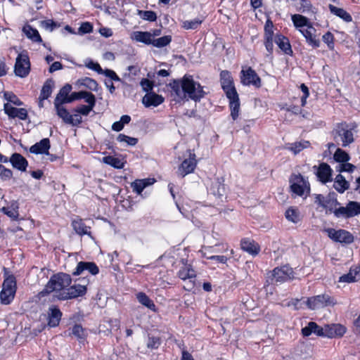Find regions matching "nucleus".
Returning a JSON list of instances; mask_svg holds the SVG:
<instances>
[{"mask_svg":"<svg viewBox=\"0 0 360 360\" xmlns=\"http://www.w3.org/2000/svg\"><path fill=\"white\" fill-rule=\"evenodd\" d=\"M314 202L323 208L326 213L329 214H333L336 207L340 205L335 192H330L326 196L322 194H316Z\"/></svg>","mask_w":360,"mask_h":360,"instance_id":"nucleus-11","label":"nucleus"},{"mask_svg":"<svg viewBox=\"0 0 360 360\" xmlns=\"http://www.w3.org/2000/svg\"><path fill=\"white\" fill-rule=\"evenodd\" d=\"M313 8V6L309 0H300V6L297 7V11L302 13H315Z\"/></svg>","mask_w":360,"mask_h":360,"instance_id":"nucleus-49","label":"nucleus"},{"mask_svg":"<svg viewBox=\"0 0 360 360\" xmlns=\"http://www.w3.org/2000/svg\"><path fill=\"white\" fill-rule=\"evenodd\" d=\"M332 135L335 143L342 147H347L354 141L352 129L345 122L337 124Z\"/></svg>","mask_w":360,"mask_h":360,"instance_id":"nucleus-6","label":"nucleus"},{"mask_svg":"<svg viewBox=\"0 0 360 360\" xmlns=\"http://www.w3.org/2000/svg\"><path fill=\"white\" fill-rule=\"evenodd\" d=\"M300 88L303 93V95L301 97V105L304 107L307 103V98L309 96V90L307 86L304 84H302Z\"/></svg>","mask_w":360,"mask_h":360,"instance_id":"nucleus-63","label":"nucleus"},{"mask_svg":"<svg viewBox=\"0 0 360 360\" xmlns=\"http://www.w3.org/2000/svg\"><path fill=\"white\" fill-rule=\"evenodd\" d=\"M286 219L294 224H297L302 220L300 212L297 207H290L285 212Z\"/></svg>","mask_w":360,"mask_h":360,"instance_id":"nucleus-43","label":"nucleus"},{"mask_svg":"<svg viewBox=\"0 0 360 360\" xmlns=\"http://www.w3.org/2000/svg\"><path fill=\"white\" fill-rule=\"evenodd\" d=\"M275 43L285 54L290 56L293 55V51L290 40L285 35L281 33L276 34Z\"/></svg>","mask_w":360,"mask_h":360,"instance_id":"nucleus-22","label":"nucleus"},{"mask_svg":"<svg viewBox=\"0 0 360 360\" xmlns=\"http://www.w3.org/2000/svg\"><path fill=\"white\" fill-rule=\"evenodd\" d=\"M333 187L338 193H343L349 188V183L342 174H339L335 178Z\"/></svg>","mask_w":360,"mask_h":360,"instance_id":"nucleus-41","label":"nucleus"},{"mask_svg":"<svg viewBox=\"0 0 360 360\" xmlns=\"http://www.w3.org/2000/svg\"><path fill=\"white\" fill-rule=\"evenodd\" d=\"M315 175L323 184L331 182L333 181V169L326 162H321L319 165H314L312 167Z\"/></svg>","mask_w":360,"mask_h":360,"instance_id":"nucleus-14","label":"nucleus"},{"mask_svg":"<svg viewBox=\"0 0 360 360\" xmlns=\"http://www.w3.org/2000/svg\"><path fill=\"white\" fill-rule=\"evenodd\" d=\"M274 25L271 19H267L264 27V39H270L275 40Z\"/></svg>","mask_w":360,"mask_h":360,"instance_id":"nucleus-48","label":"nucleus"},{"mask_svg":"<svg viewBox=\"0 0 360 360\" xmlns=\"http://www.w3.org/2000/svg\"><path fill=\"white\" fill-rule=\"evenodd\" d=\"M140 84L142 86L143 90L148 93L150 91L154 86L153 81L145 78L141 79Z\"/></svg>","mask_w":360,"mask_h":360,"instance_id":"nucleus-64","label":"nucleus"},{"mask_svg":"<svg viewBox=\"0 0 360 360\" xmlns=\"http://www.w3.org/2000/svg\"><path fill=\"white\" fill-rule=\"evenodd\" d=\"M240 83L243 86H253L259 89L262 86V79L256 71L250 66H243L240 72Z\"/></svg>","mask_w":360,"mask_h":360,"instance_id":"nucleus-9","label":"nucleus"},{"mask_svg":"<svg viewBox=\"0 0 360 360\" xmlns=\"http://www.w3.org/2000/svg\"><path fill=\"white\" fill-rule=\"evenodd\" d=\"M167 87L171 100L179 103L184 101L186 96L195 102H199L207 94L204 87L193 79V75L187 74L181 79H173Z\"/></svg>","mask_w":360,"mask_h":360,"instance_id":"nucleus-1","label":"nucleus"},{"mask_svg":"<svg viewBox=\"0 0 360 360\" xmlns=\"http://www.w3.org/2000/svg\"><path fill=\"white\" fill-rule=\"evenodd\" d=\"M360 278V266H352L347 274L342 275L338 281L342 283H354Z\"/></svg>","mask_w":360,"mask_h":360,"instance_id":"nucleus-30","label":"nucleus"},{"mask_svg":"<svg viewBox=\"0 0 360 360\" xmlns=\"http://www.w3.org/2000/svg\"><path fill=\"white\" fill-rule=\"evenodd\" d=\"M72 85L70 84H65L59 91L57 94L54 103H69L66 99L70 98V93L72 90Z\"/></svg>","mask_w":360,"mask_h":360,"instance_id":"nucleus-36","label":"nucleus"},{"mask_svg":"<svg viewBox=\"0 0 360 360\" xmlns=\"http://www.w3.org/2000/svg\"><path fill=\"white\" fill-rule=\"evenodd\" d=\"M13 177V172L6 168L3 165H1L0 169V178L4 181L10 180Z\"/></svg>","mask_w":360,"mask_h":360,"instance_id":"nucleus-60","label":"nucleus"},{"mask_svg":"<svg viewBox=\"0 0 360 360\" xmlns=\"http://www.w3.org/2000/svg\"><path fill=\"white\" fill-rule=\"evenodd\" d=\"M82 85L84 86L85 87L88 88L91 91H97L98 90V84L97 82L90 77H85L82 79L81 82Z\"/></svg>","mask_w":360,"mask_h":360,"instance_id":"nucleus-57","label":"nucleus"},{"mask_svg":"<svg viewBox=\"0 0 360 360\" xmlns=\"http://www.w3.org/2000/svg\"><path fill=\"white\" fill-rule=\"evenodd\" d=\"M22 31L26 37L32 41L38 43L42 42V39L36 28L32 27L30 25H26L23 27Z\"/></svg>","mask_w":360,"mask_h":360,"instance_id":"nucleus-40","label":"nucleus"},{"mask_svg":"<svg viewBox=\"0 0 360 360\" xmlns=\"http://www.w3.org/2000/svg\"><path fill=\"white\" fill-rule=\"evenodd\" d=\"M139 302L148 309L155 311V304L153 301L144 292H139L137 295Z\"/></svg>","mask_w":360,"mask_h":360,"instance_id":"nucleus-46","label":"nucleus"},{"mask_svg":"<svg viewBox=\"0 0 360 360\" xmlns=\"http://www.w3.org/2000/svg\"><path fill=\"white\" fill-rule=\"evenodd\" d=\"M290 189L295 196L307 198L311 192V185L307 178L300 173H292L289 177Z\"/></svg>","mask_w":360,"mask_h":360,"instance_id":"nucleus-5","label":"nucleus"},{"mask_svg":"<svg viewBox=\"0 0 360 360\" xmlns=\"http://www.w3.org/2000/svg\"><path fill=\"white\" fill-rule=\"evenodd\" d=\"M177 276L180 279L185 281L186 279L195 278L196 273L191 264H186L179 270Z\"/></svg>","mask_w":360,"mask_h":360,"instance_id":"nucleus-38","label":"nucleus"},{"mask_svg":"<svg viewBox=\"0 0 360 360\" xmlns=\"http://www.w3.org/2000/svg\"><path fill=\"white\" fill-rule=\"evenodd\" d=\"M188 158H186L178 168V173L181 177L193 173L197 165L195 153H191V150H188Z\"/></svg>","mask_w":360,"mask_h":360,"instance_id":"nucleus-15","label":"nucleus"},{"mask_svg":"<svg viewBox=\"0 0 360 360\" xmlns=\"http://www.w3.org/2000/svg\"><path fill=\"white\" fill-rule=\"evenodd\" d=\"M301 333L303 337H309L312 333L319 337H326V327L323 328L314 321L309 322L305 327L302 328Z\"/></svg>","mask_w":360,"mask_h":360,"instance_id":"nucleus-18","label":"nucleus"},{"mask_svg":"<svg viewBox=\"0 0 360 360\" xmlns=\"http://www.w3.org/2000/svg\"><path fill=\"white\" fill-rule=\"evenodd\" d=\"M310 142L308 141H296L288 143L286 148L292 151L295 155L298 154L304 148L309 147Z\"/></svg>","mask_w":360,"mask_h":360,"instance_id":"nucleus-44","label":"nucleus"},{"mask_svg":"<svg viewBox=\"0 0 360 360\" xmlns=\"http://www.w3.org/2000/svg\"><path fill=\"white\" fill-rule=\"evenodd\" d=\"M63 313L56 305H52L49 307L48 311V326L54 328L59 325Z\"/></svg>","mask_w":360,"mask_h":360,"instance_id":"nucleus-23","label":"nucleus"},{"mask_svg":"<svg viewBox=\"0 0 360 360\" xmlns=\"http://www.w3.org/2000/svg\"><path fill=\"white\" fill-rule=\"evenodd\" d=\"M13 168L20 171L25 172L28 167V161L20 153H14L9 158Z\"/></svg>","mask_w":360,"mask_h":360,"instance_id":"nucleus-25","label":"nucleus"},{"mask_svg":"<svg viewBox=\"0 0 360 360\" xmlns=\"http://www.w3.org/2000/svg\"><path fill=\"white\" fill-rule=\"evenodd\" d=\"M103 162L115 169H122L125 165V162L121 159L113 155H107L103 157Z\"/></svg>","mask_w":360,"mask_h":360,"instance_id":"nucleus-45","label":"nucleus"},{"mask_svg":"<svg viewBox=\"0 0 360 360\" xmlns=\"http://www.w3.org/2000/svg\"><path fill=\"white\" fill-rule=\"evenodd\" d=\"M326 231L328 236L336 243L351 244L354 240L353 234L345 229L335 230V229L329 228Z\"/></svg>","mask_w":360,"mask_h":360,"instance_id":"nucleus-13","label":"nucleus"},{"mask_svg":"<svg viewBox=\"0 0 360 360\" xmlns=\"http://www.w3.org/2000/svg\"><path fill=\"white\" fill-rule=\"evenodd\" d=\"M322 40L330 51L335 49V37L332 32L330 31L326 32L322 37Z\"/></svg>","mask_w":360,"mask_h":360,"instance_id":"nucleus-54","label":"nucleus"},{"mask_svg":"<svg viewBox=\"0 0 360 360\" xmlns=\"http://www.w3.org/2000/svg\"><path fill=\"white\" fill-rule=\"evenodd\" d=\"M274 41V39H264V45L267 51L266 56L270 58H273Z\"/></svg>","mask_w":360,"mask_h":360,"instance_id":"nucleus-62","label":"nucleus"},{"mask_svg":"<svg viewBox=\"0 0 360 360\" xmlns=\"http://www.w3.org/2000/svg\"><path fill=\"white\" fill-rule=\"evenodd\" d=\"M333 215L338 219H350L360 214V202L349 201L346 206L338 205L333 211Z\"/></svg>","mask_w":360,"mask_h":360,"instance_id":"nucleus-8","label":"nucleus"},{"mask_svg":"<svg viewBox=\"0 0 360 360\" xmlns=\"http://www.w3.org/2000/svg\"><path fill=\"white\" fill-rule=\"evenodd\" d=\"M219 82L223 91L229 100L230 115L233 120H236L239 117L240 102L231 72L226 70H221L219 73Z\"/></svg>","mask_w":360,"mask_h":360,"instance_id":"nucleus-2","label":"nucleus"},{"mask_svg":"<svg viewBox=\"0 0 360 360\" xmlns=\"http://www.w3.org/2000/svg\"><path fill=\"white\" fill-rule=\"evenodd\" d=\"M4 110L8 117L11 119L18 117L21 120H26L28 117L27 110L25 108H17L8 103L4 104Z\"/></svg>","mask_w":360,"mask_h":360,"instance_id":"nucleus-19","label":"nucleus"},{"mask_svg":"<svg viewBox=\"0 0 360 360\" xmlns=\"http://www.w3.org/2000/svg\"><path fill=\"white\" fill-rule=\"evenodd\" d=\"M337 303L336 300L328 294H322L307 298L306 304L310 309H315L319 307L334 306Z\"/></svg>","mask_w":360,"mask_h":360,"instance_id":"nucleus-12","label":"nucleus"},{"mask_svg":"<svg viewBox=\"0 0 360 360\" xmlns=\"http://www.w3.org/2000/svg\"><path fill=\"white\" fill-rule=\"evenodd\" d=\"M291 20L294 27L300 32V30H304L303 27H306L309 29H313L316 32V29L313 27V23L310 20L304 15L297 13L291 15Z\"/></svg>","mask_w":360,"mask_h":360,"instance_id":"nucleus-21","label":"nucleus"},{"mask_svg":"<svg viewBox=\"0 0 360 360\" xmlns=\"http://www.w3.org/2000/svg\"><path fill=\"white\" fill-rule=\"evenodd\" d=\"M94 106L90 105H81L75 108H74L72 111V112H77L82 115H88L89 112L93 110Z\"/></svg>","mask_w":360,"mask_h":360,"instance_id":"nucleus-59","label":"nucleus"},{"mask_svg":"<svg viewBox=\"0 0 360 360\" xmlns=\"http://www.w3.org/2000/svg\"><path fill=\"white\" fill-rule=\"evenodd\" d=\"M161 343L162 340L160 337L150 335V334L148 335V340L146 343L148 349L150 350L157 349L159 348Z\"/></svg>","mask_w":360,"mask_h":360,"instance_id":"nucleus-51","label":"nucleus"},{"mask_svg":"<svg viewBox=\"0 0 360 360\" xmlns=\"http://www.w3.org/2000/svg\"><path fill=\"white\" fill-rule=\"evenodd\" d=\"M87 291L86 285L74 283L73 285L70 284L66 288V291H63L60 295H55V297L60 301L74 300L84 297Z\"/></svg>","mask_w":360,"mask_h":360,"instance_id":"nucleus-7","label":"nucleus"},{"mask_svg":"<svg viewBox=\"0 0 360 360\" xmlns=\"http://www.w3.org/2000/svg\"><path fill=\"white\" fill-rule=\"evenodd\" d=\"M4 281L2 288L16 293L17 281L15 276L13 274H9L8 269L6 267H4Z\"/></svg>","mask_w":360,"mask_h":360,"instance_id":"nucleus-27","label":"nucleus"},{"mask_svg":"<svg viewBox=\"0 0 360 360\" xmlns=\"http://www.w3.org/2000/svg\"><path fill=\"white\" fill-rule=\"evenodd\" d=\"M240 249L255 257L259 255L261 251L259 244L251 238H243L240 241Z\"/></svg>","mask_w":360,"mask_h":360,"instance_id":"nucleus-16","label":"nucleus"},{"mask_svg":"<svg viewBox=\"0 0 360 360\" xmlns=\"http://www.w3.org/2000/svg\"><path fill=\"white\" fill-rule=\"evenodd\" d=\"M72 334L78 340H84L86 338L85 329L81 324H75L72 329Z\"/></svg>","mask_w":360,"mask_h":360,"instance_id":"nucleus-56","label":"nucleus"},{"mask_svg":"<svg viewBox=\"0 0 360 360\" xmlns=\"http://www.w3.org/2000/svg\"><path fill=\"white\" fill-rule=\"evenodd\" d=\"M203 19L195 18L191 20H185L181 27L185 30H197L203 22Z\"/></svg>","mask_w":360,"mask_h":360,"instance_id":"nucleus-50","label":"nucleus"},{"mask_svg":"<svg viewBox=\"0 0 360 360\" xmlns=\"http://www.w3.org/2000/svg\"><path fill=\"white\" fill-rule=\"evenodd\" d=\"M328 8L330 13L342 20H343L346 22H350L352 21V15L345 9L341 8H338L333 4L328 5Z\"/></svg>","mask_w":360,"mask_h":360,"instance_id":"nucleus-37","label":"nucleus"},{"mask_svg":"<svg viewBox=\"0 0 360 360\" xmlns=\"http://www.w3.org/2000/svg\"><path fill=\"white\" fill-rule=\"evenodd\" d=\"M164 101L165 99L161 95L150 93L144 96L142 101L146 107H157L162 104Z\"/></svg>","mask_w":360,"mask_h":360,"instance_id":"nucleus-31","label":"nucleus"},{"mask_svg":"<svg viewBox=\"0 0 360 360\" xmlns=\"http://www.w3.org/2000/svg\"><path fill=\"white\" fill-rule=\"evenodd\" d=\"M64 103H54L55 108L58 116L61 118L64 123L70 124L72 123V115L70 114L68 110L63 105Z\"/></svg>","mask_w":360,"mask_h":360,"instance_id":"nucleus-34","label":"nucleus"},{"mask_svg":"<svg viewBox=\"0 0 360 360\" xmlns=\"http://www.w3.org/2000/svg\"><path fill=\"white\" fill-rule=\"evenodd\" d=\"M31 64L30 57L27 51L20 53L14 65V72L16 76L23 78L26 77L30 72Z\"/></svg>","mask_w":360,"mask_h":360,"instance_id":"nucleus-10","label":"nucleus"},{"mask_svg":"<svg viewBox=\"0 0 360 360\" xmlns=\"http://www.w3.org/2000/svg\"><path fill=\"white\" fill-rule=\"evenodd\" d=\"M131 39L146 45H152L153 40L150 32L147 31H135L132 33Z\"/></svg>","mask_w":360,"mask_h":360,"instance_id":"nucleus-32","label":"nucleus"},{"mask_svg":"<svg viewBox=\"0 0 360 360\" xmlns=\"http://www.w3.org/2000/svg\"><path fill=\"white\" fill-rule=\"evenodd\" d=\"M294 278L293 269L288 265L275 267L266 274V283L269 285L283 283Z\"/></svg>","mask_w":360,"mask_h":360,"instance_id":"nucleus-4","label":"nucleus"},{"mask_svg":"<svg viewBox=\"0 0 360 360\" xmlns=\"http://www.w3.org/2000/svg\"><path fill=\"white\" fill-rule=\"evenodd\" d=\"M41 25L44 28L46 29V30H49L50 31H53L56 28L60 27V24L57 23L56 22L53 21L51 19L42 20L41 22Z\"/></svg>","mask_w":360,"mask_h":360,"instance_id":"nucleus-61","label":"nucleus"},{"mask_svg":"<svg viewBox=\"0 0 360 360\" xmlns=\"http://www.w3.org/2000/svg\"><path fill=\"white\" fill-rule=\"evenodd\" d=\"M15 295V292L2 288L0 292L1 303L5 305L11 304L14 300Z\"/></svg>","mask_w":360,"mask_h":360,"instance_id":"nucleus-47","label":"nucleus"},{"mask_svg":"<svg viewBox=\"0 0 360 360\" xmlns=\"http://www.w3.org/2000/svg\"><path fill=\"white\" fill-rule=\"evenodd\" d=\"M326 337L328 338H342L346 333L347 328L342 324L326 325Z\"/></svg>","mask_w":360,"mask_h":360,"instance_id":"nucleus-26","label":"nucleus"},{"mask_svg":"<svg viewBox=\"0 0 360 360\" xmlns=\"http://www.w3.org/2000/svg\"><path fill=\"white\" fill-rule=\"evenodd\" d=\"M155 182V179L154 178L136 179L131 184V188H132L133 192L138 195H141L144 188L153 185Z\"/></svg>","mask_w":360,"mask_h":360,"instance_id":"nucleus-28","label":"nucleus"},{"mask_svg":"<svg viewBox=\"0 0 360 360\" xmlns=\"http://www.w3.org/2000/svg\"><path fill=\"white\" fill-rule=\"evenodd\" d=\"M51 144L49 138L42 139L39 142L36 143L30 148V152L33 154H49Z\"/></svg>","mask_w":360,"mask_h":360,"instance_id":"nucleus-29","label":"nucleus"},{"mask_svg":"<svg viewBox=\"0 0 360 360\" xmlns=\"http://www.w3.org/2000/svg\"><path fill=\"white\" fill-rule=\"evenodd\" d=\"M86 66L88 68L97 72L98 74L104 75L107 77H109L112 81H115V82H121L122 81L120 77L116 74V72L114 70H110V69L103 70L102 68L101 67V65L98 63H94L93 61H90L89 63H88L86 65Z\"/></svg>","mask_w":360,"mask_h":360,"instance_id":"nucleus-20","label":"nucleus"},{"mask_svg":"<svg viewBox=\"0 0 360 360\" xmlns=\"http://www.w3.org/2000/svg\"><path fill=\"white\" fill-rule=\"evenodd\" d=\"M72 283V278L68 274L59 272L53 274L49 278L44 288L38 292V297L42 298L51 292H55V295H58L63 291H66V288Z\"/></svg>","mask_w":360,"mask_h":360,"instance_id":"nucleus-3","label":"nucleus"},{"mask_svg":"<svg viewBox=\"0 0 360 360\" xmlns=\"http://www.w3.org/2000/svg\"><path fill=\"white\" fill-rule=\"evenodd\" d=\"M211 190L214 195L221 198L226 193V186L224 177H218L212 183Z\"/></svg>","mask_w":360,"mask_h":360,"instance_id":"nucleus-35","label":"nucleus"},{"mask_svg":"<svg viewBox=\"0 0 360 360\" xmlns=\"http://www.w3.org/2000/svg\"><path fill=\"white\" fill-rule=\"evenodd\" d=\"M334 160L337 162H346L349 160V155L347 153L341 148H338L333 155Z\"/></svg>","mask_w":360,"mask_h":360,"instance_id":"nucleus-55","label":"nucleus"},{"mask_svg":"<svg viewBox=\"0 0 360 360\" xmlns=\"http://www.w3.org/2000/svg\"><path fill=\"white\" fill-rule=\"evenodd\" d=\"M300 32L303 35L309 46H311L313 49L320 47L321 41L313 29L307 28L304 30H300Z\"/></svg>","mask_w":360,"mask_h":360,"instance_id":"nucleus-24","label":"nucleus"},{"mask_svg":"<svg viewBox=\"0 0 360 360\" xmlns=\"http://www.w3.org/2000/svg\"><path fill=\"white\" fill-rule=\"evenodd\" d=\"M1 211L13 220H18L19 217V203L13 200L8 207H4Z\"/></svg>","mask_w":360,"mask_h":360,"instance_id":"nucleus-33","label":"nucleus"},{"mask_svg":"<svg viewBox=\"0 0 360 360\" xmlns=\"http://www.w3.org/2000/svg\"><path fill=\"white\" fill-rule=\"evenodd\" d=\"M72 226L75 232L80 236L91 235V227L87 226L82 219L74 220Z\"/></svg>","mask_w":360,"mask_h":360,"instance_id":"nucleus-42","label":"nucleus"},{"mask_svg":"<svg viewBox=\"0 0 360 360\" xmlns=\"http://www.w3.org/2000/svg\"><path fill=\"white\" fill-rule=\"evenodd\" d=\"M54 87V81L52 79H48L42 86L41 89L40 95L39 99L40 101H44V100L48 99L51 93L53 91V89Z\"/></svg>","mask_w":360,"mask_h":360,"instance_id":"nucleus-39","label":"nucleus"},{"mask_svg":"<svg viewBox=\"0 0 360 360\" xmlns=\"http://www.w3.org/2000/svg\"><path fill=\"white\" fill-rule=\"evenodd\" d=\"M117 140L119 142L127 143V144L129 146H135L138 143V139L134 138V137H130L124 134H120L117 137Z\"/></svg>","mask_w":360,"mask_h":360,"instance_id":"nucleus-58","label":"nucleus"},{"mask_svg":"<svg viewBox=\"0 0 360 360\" xmlns=\"http://www.w3.org/2000/svg\"><path fill=\"white\" fill-rule=\"evenodd\" d=\"M172 39L171 35H165L158 39H153L152 45L157 48H163L169 45Z\"/></svg>","mask_w":360,"mask_h":360,"instance_id":"nucleus-52","label":"nucleus"},{"mask_svg":"<svg viewBox=\"0 0 360 360\" xmlns=\"http://www.w3.org/2000/svg\"><path fill=\"white\" fill-rule=\"evenodd\" d=\"M137 13L144 20L155 22L157 20V14L153 11L137 10Z\"/></svg>","mask_w":360,"mask_h":360,"instance_id":"nucleus-53","label":"nucleus"},{"mask_svg":"<svg viewBox=\"0 0 360 360\" xmlns=\"http://www.w3.org/2000/svg\"><path fill=\"white\" fill-rule=\"evenodd\" d=\"M84 271H89L91 275L96 276L99 273V268L94 262H79L72 272V276H79Z\"/></svg>","mask_w":360,"mask_h":360,"instance_id":"nucleus-17","label":"nucleus"}]
</instances>
